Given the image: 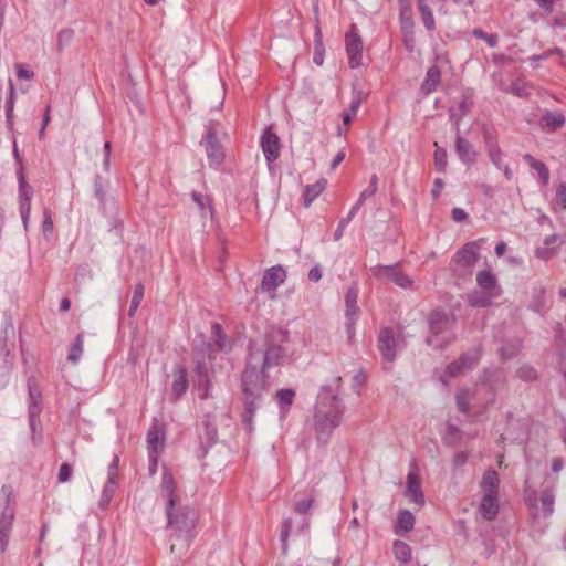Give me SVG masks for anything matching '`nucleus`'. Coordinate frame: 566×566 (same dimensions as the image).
<instances>
[{
	"instance_id": "f257e3e1",
	"label": "nucleus",
	"mask_w": 566,
	"mask_h": 566,
	"mask_svg": "<svg viewBox=\"0 0 566 566\" xmlns=\"http://www.w3.org/2000/svg\"><path fill=\"white\" fill-rule=\"evenodd\" d=\"M342 378L336 377L321 388L313 413V429L316 440L326 443L333 431L342 423L345 407L339 397Z\"/></svg>"
},
{
	"instance_id": "f03ea898",
	"label": "nucleus",
	"mask_w": 566,
	"mask_h": 566,
	"mask_svg": "<svg viewBox=\"0 0 566 566\" xmlns=\"http://www.w3.org/2000/svg\"><path fill=\"white\" fill-rule=\"evenodd\" d=\"M289 338L287 331L269 328L261 339L250 342L248 361L268 374L286 358Z\"/></svg>"
},
{
	"instance_id": "7ed1b4c3",
	"label": "nucleus",
	"mask_w": 566,
	"mask_h": 566,
	"mask_svg": "<svg viewBox=\"0 0 566 566\" xmlns=\"http://www.w3.org/2000/svg\"><path fill=\"white\" fill-rule=\"evenodd\" d=\"M160 493L167 504L168 525L176 531V537L182 538L189 545L192 535L191 531L196 524V512L188 506L178 504L179 497L176 494V482L174 475L165 467L160 483Z\"/></svg>"
},
{
	"instance_id": "20e7f679",
	"label": "nucleus",
	"mask_w": 566,
	"mask_h": 566,
	"mask_svg": "<svg viewBox=\"0 0 566 566\" xmlns=\"http://www.w3.org/2000/svg\"><path fill=\"white\" fill-rule=\"evenodd\" d=\"M269 374L255 367L247 360L241 375L240 388L242 394L243 410L242 422L249 432L253 431V418L263 402L264 392L269 387Z\"/></svg>"
},
{
	"instance_id": "39448f33",
	"label": "nucleus",
	"mask_w": 566,
	"mask_h": 566,
	"mask_svg": "<svg viewBox=\"0 0 566 566\" xmlns=\"http://www.w3.org/2000/svg\"><path fill=\"white\" fill-rule=\"evenodd\" d=\"M503 384L504 379L501 377L499 369H484L473 389L462 388L457 391L455 403L458 409L461 412L469 415L471 410V401L475 400L480 389L485 388L490 397L482 406L480 413L485 412L488 408L495 402L496 391Z\"/></svg>"
},
{
	"instance_id": "423d86ee",
	"label": "nucleus",
	"mask_w": 566,
	"mask_h": 566,
	"mask_svg": "<svg viewBox=\"0 0 566 566\" xmlns=\"http://www.w3.org/2000/svg\"><path fill=\"white\" fill-rule=\"evenodd\" d=\"M430 336L427 344L438 349H444L455 339L457 318L442 308H434L428 315Z\"/></svg>"
},
{
	"instance_id": "0eeeda50",
	"label": "nucleus",
	"mask_w": 566,
	"mask_h": 566,
	"mask_svg": "<svg viewBox=\"0 0 566 566\" xmlns=\"http://www.w3.org/2000/svg\"><path fill=\"white\" fill-rule=\"evenodd\" d=\"M479 241L465 243L457 251L451 261V270L457 276L471 275L474 265L479 260Z\"/></svg>"
},
{
	"instance_id": "6e6552de",
	"label": "nucleus",
	"mask_w": 566,
	"mask_h": 566,
	"mask_svg": "<svg viewBox=\"0 0 566 566\" xmlns=\"http://www.w3.org/2000/svg\"><path fill=\"white\" fill-rule=\"evenodd\" d=\"M29 394V426L32 432V439L35 442V433L40 427V415L42 412V392L36 385L34 377H29L27 381Z\"/></svg>"
},
{
	"instance_id": "1a4fd4ad",
	"label": "nucleus",
	"mask_w": 566,
	"mask_h": 566,
	"mask_svg": "<svg viewBox=\"0 0 566 566\" xmlns=\"http://www.w3.org/2000/svg\"><path fill=\"white\" fill-rule=\"evenodd\" d=\"M346 53L348 56V63L352 69H357L363 65V40L357 32L355 24L350 27V30L345 35Z\"/></svg>"
},
{
	"instance_id": "9d476101",
	"label": "nucleus",
	"mask_w": 566,
	"mask_h": 566,
	"mask_svg": "<svg viewBox=\"0 0 566 566\" xmlns=\"http://www.w3.org/2000/svg\"><path fill=\"white\" fill-rule=\"evenodd\" d=\"M371 274L378 280L386 277L402 289H407L412 284V280L399 271L397 265H376L371 269Z\"/></svg>"
},
{
	"instance_id": "9b49d317",
	"label": "nucleus",
	"mask_w": 566,
	"mask_h": 566,
	"mask_svg": "<svg viewBox=\"0 0 566 566\" xmlns=\"http://www.w3.org/2000/svg\"><path fill=\"white\" fill-rule=\"evenodd\" d=\"M378 349L386 361H394L398 350V339L391 327H384L378 334Z\"/></svg>"
},
{
	"instance_id": "f8f14e48",
	"label": "nucleus",
	"mask_w": 566,
	"mask_h": 566,
	"mask_svg": "<svg viewBox=\"0 0 566 566\" xmlns=\"http://www.w3.org/2000/svg\"><path fill=\"white\" fill-rule=\"evenodd\" d=\"M260 145L268 164H272L279 158L281 151L280 139L271 126L263 130Z\"/></svg>"
},
{
	"instance_id": "ddd939ff",
	"label": "nucleus",
	"mask_w": 566,
	"mask_h": 566,
	"mask_svg": "<svg viewBox=\"0 0 566 566\" xmlns=\"http://www.w3.org/2000/svg\"><path fill=\"white\" fill-rule=\"evenodd\" d=\"M201 144L205 146L210 165L218 166L223 161V149L219 139L217 138L216 132L212 128L207 129Z\"/></svg>"
},
{
	"instance_id": "4468645a",
	"label": "nucleus",
	"mask_w": 566,
	"mask_h": 566,
	"mask_svg": "<svg viewBox=\"0 0 566 566\" xmlns=\"http://www.w3.org/2000/svg\"><path fill=\"white\" fill-rule=\"evenodd\" d=\"M556 484L557 478L553 476L552 474H546L544 482L541 485L542 490L539 494V502L544 516H549L554 512L555 496L553 494V489L556 486Z\"/></svg>"
},
{
	"instance_id": "2eb2a0df",
	"label": "nucleus",
	"mask_w": 566,
	"mask_h": 566,
	"mask_svg": "<svg viewBox=\"0 0 566 566\" xmlns=\"http://www.w3.org/2000/svg\"><path fill=\"white\" fill-rule=\"evenodd\" d=\"M286 279V272L281 265L268 269L263 275L260 289L262 292H274Z\"/></svg>"
},
{
	"instance_id": "dca6fc26",
	"label": "nucleus",
	"mask_w": 566,
	"mask_h": 566,
	"mask_svg": "<svg viewBox=\"0 0 566 566\" xmlns=\"http://www.w3.org/2000/svg\"><path fill=\"white\" fill-rule=\"evenodd\" d=\"M405 495L418 506L424 504V494L421 489V480L418 474L409 472L407 475V484Z\"/></svg>"
},
{
	"instance_id": "f3484780",
	"label": "nucleus",
	"mask_w": 566,
	"mask_h": 566,
	"mask_svg": "<svg viewBox=\"0 0 566 566\" xmlns=\"http://www.w3.org/2000/svg\"><path fill=\"white\" fill-rule=\"evenodd\" d=\"M476 284L479 289L490 292L495 296H500L502 293L501 286L499 285L495 274L489 270H483L476 274Z\"/></svg>"
},
{
	"instance_id": "a211bd4d",
	"label": "nucleus",
	"mask_w": 566,
	"mask_h": 566,
	"mask_svg": "<svg viewBox=\"0 0 566 566\" xmlns=\"http://www.w3.org/2000/svg\"><path fill=\"white\" fill-rule=\"evenodd\" d=\"M175 379L171 384V395L177 400L184 396L188 389V375L187 369L182 365L176 366L174 369Z\"/></svg>"
},
{
	"instance_id": "6ab92c4d",
	"label": "nucleus",
	"mask_w": 566,
	"mask_h": 566,
	"mask_svg": "<svg viewBox=\"0 0 566 566\" xmlns=\"http://www.w3.org/2000/svg\"><path fill=\"white\" fill-rule=\"evenodd\" d=\"M455 151L460 160L465 165H471L476 160V150L473 145L462 136L458 135L455 138Z\"/></svg>"
},
{
	"instance_id": "aec40b11",
	"label": "nucleus",
	"mask_w": 566,
	"mask_h": 566,
	"mask_svg": "<svg viewBox=\"0 0 566 566\" xmlns=\"http://www.w3.org/2000/svg\"><path fill=\"white\" fill-rule=\"evenodd\" d=\"M565 123V116L558 111H546L539 118V126L547 132H555Z\"/></svg>"
},
{
	"instance_id": "412c9836",
	"label": "nucleus",
	"mask_w": 566,
	"mask_h": 566,
	"mask_svg": "<svg viewBox=\"0 0 566 566\" xmlns=\"http://www.w3.org/2000/svg\"><path fill=\"white\" fill-rule=\"evenodd\" d=\"M499 497L497 494H483L481 504H480V513L483 518L486 521L495 520L499 513Z\"/></svg>"
},
{
	"instance_id": "4be33fe9",
	"label": "nucleus",
	"mask_w": 566,
	"mask_h": 566,
	"mask_svg": "<svg viewBox=\"0 0 566 566\" xmlns=\"http://www.w3.org/2000/svg\"><path fill=\"white\" fill-rule=\"evenodd\" d=\"M295 396V391L290 388H283L276 391L275 401L279 406L280 416L282 418L286 417V415L289 413L291 406L294 402Z\"/></svg>"
},
{
	"instance_id": "5701e85b",
	"label": "nucleus",
	"mask_w": 566,
	"mask_h": 566,
	"mask_svg": "<svg viewBox=\"0 0 566 566\" xmlns=\"http://www.w3.org/2000/svg\"><path fill=\"white\" fill-rule=\"evenodd\" d=\"M441 81V71L438 66H431L426 74V78L421 84V91L424 95L434 92Z\"/></svg>"
},
{
	"instance_id": "b1692460",
	"label": "nucleus",
	"mask_w": 566,
	"mask_h": 566,
	"mask_svg": "<svg viewBox=\"0 0 566 566\" xmlns=\"http://www.w3.org/2000/svg\"><path fill=\"white\" fill-rule=\"evenodd\" d=\"M500 479L499 473L495 470H488L483 473L480 486L483 494H499Z\"/></svg>"
},
{
	"instance_id": "393cba45",
	"label": "nucleus",
	"mask_w": 566,
	"mask_h": 566,
	"mask_svg": "<svg viewBox=\"0 0 566 566\" xmlns=\"http://www.w3.org/2000/svg\"><path fill=\"white\" fill-rule=\"evenodd\" d=\"M497 296L483 290H476L469 294L468 302L472 307H488Z\"/></svg>"
},
{
	"instance_id": "a878e982",
	"label": "nucleus",
	"mask_w": 566,
	"mask_h": 566,
	"mask_svg": "<svg viewBox=\"0 0 566 566\" xmlns=\"http://www.w3.org/2000/svg\"><path fill=\"white\" fill-rule=\"evenodd\" d=\"M523 159L530 165L532 169H534L538 174L542 185L547 186L549 181V170L547 166L543 161L537 160L530 154H525L523 156Z\"/></svg>"
},
{
	"instance_id": "bb28decb",
	"label": "nucleus",
	"mask_w": 566,
	"mask_h": 566,
	"mask_svg": "<svg viewBox=\"0 0 566 566\" xmlns=\"http://www.w3.org/2000/svg\"><path fill=\"white\" fill-rule=\"evenodd\" d=\"M326 180L321 179L316 181L315 184L307 185L304 189V196H303V205L304 207H310L311 203L324 191L326 188Z\"/></svg>"
},
{
	"instance_id": "cd10ccee",
	"label": "nucleus",
	"mask_w": 566,
	"mask_h": 566,
	"mask_svg": "<svg viewBox=\"0 0 566 566\" xmlns=\"http://www.w3.org/2000/svg\"><path fill=\"white\" fill-rule=\"evenodd\" d=\"M398 6L400 11L401 30L408 29L411 32L415 27L411 2L410 0H399Z\"/></svg>"
},
{
	"instance_id": "c85d7f7f",
	"label": "nucleus",
	"mask_w": 566,
	"mask_h": 566,
	"mask_svg": "<svg viewBox=\"0 0 566 566\" xmlns=\"http://www.w3.org/2000/svg\"><path fill=\"white\" fill-rule=\"evenodd\" d=\"M358 292L356 287H349L345 294V317H359V307L357 306Z\"/></svg>"
},
{
	"instance_id": "c756f323",
	"label": "nucleus",
	"mask_w": 566,
	"mask_h": 566,
	"mask_svg": "<svg viewBox=\"0 0 566 566\" xmlns=\"http://www.w3.org/2000/svg\"><path fill=\"white\" fill-rule=\"evenodd\" d=\"M418 9L421 14V19L424 28L428 31H433L436 29V21L432 13V10L427 4L426 0H417Z\"/></svg>"
},
{
	"instance_id": "7c9ffc66",
	"label": "nucleus",
	"mask_w": 566,
	"mask_h": 566,
	"mask_svg": "<svg viewBox=\"0 0 566 566\" xmlns=\"http://www.w3.org/2000/svg\"><path fill=\"white\" fill-rule=\"evenodd\" d=\"M195 375L198 377L199 382L205 384V397L208 396L210 380L208 378V360H193Z\"/></svg>"
},
{
	"instance_id": "2f4dec72",
	"label": "nucleus",
	"mask_w": 566,
	"mask_h": 566,
	"mask_svg": "<svg viewBox=\"0 0 566 566\" xmlns=\"http://www.w3.org/2000/svg\"><path fill=\"white\" fill-rule=\"evenodd\" d=\"M212 345L206 340H201L200 344H196L192 350V360H212Z\"/></svg>"
},
{
	"instance_id": "473e14b6",
	"label": "nucleus",
	"mask_w": 566,
	"mask_h": 566,
	"mask_svg": "<svg viewBox=\"0 0 566 566\" xmlns=\"http://www.w3.org/2000/svg\"><path fill=\"white\" fill-rule=\"evenodd\" d=\"M394 554L398 562L402 564H407L411 559V547L402 542V541H395L394 542Z\"/></svg>"
},
{
	"instance_id": "72a5a7b5",
	"label": "nucleus",
	"mask_w": 566,
	"mask_h": 566,
	"mask_svg": "<svg viewBox=\"0 0 566 566\" xmlns=\"http://www.w3.org/2000/svg\"><path fill=\"white\" fill-rule=\"evenodd\" d=\"M84 347V335L81 333L76 336L74 343L70 347V353L67 356V360L75 365L80 361L81 356L83 354Z\"/></svg>"
},
{
	"instance_id": "f704fd0d",
	"label": "nucleus",
	"mask_w": 566,
	"mask_h": 566,
	"mask_svg": "<svg viewBox=\"0 0 566 566\" xmlns=\"http://www.w3.org/2000/svg\"><path fill=\"white\" fill-rule=\"evenodd\" d=\"M521 349V340L517 338L507 340L500 348V356L503 360L511 359L518 354Z\"/></svg>"
},
{
	"instance_id": "c9c22d12",
	"label": "nucleus",
	"mask_w": 566,
	"mask_h": 566,
	"mask_svg": "<svg viewBox=\"0 0 566 566\" xmlns=\"http://www.w3.org/2000/svg\"><path fill=\"white\" fill-rule=\"evenodd\" d=\"M191 198L195 201V203L198 206V208L200 209L201 216L203 218L206 217V211L207 210H209V212L211 214L213 213V208H212L211 199L208 196H205V195H202L201 192H198V191H192L191 192Z\"/></svg>"
},
{
	"instance_id": "e433bc0d",
	"label": "nucleus",
	"mask_w": 566,
	"mask_h": 566,
	"mask_svg": "<svg viewBox=\"0 0 566 566\" xmlns=\"http://www.w3.org/2000/svg\"><path fill=\"white\" fill-rule=\"evenodd\" d=\"M147 443H148V452L155 451L159 452L163 448V438L160 437V432L156 426H154L147 433Z\"/></svg>"
},
{
	"instance_id": "4c0bfd02",
	"label": "nucleus",
	"mask_w": 566,
	"mask_h": 566,
	"mask_svg": "<svg viewBox=\"0 0 566 566\" xmlns=\"http://www.w3.org/2000/svg\"><path fill=\"white\" fill-rule=\"evenodd\" d=\"M19 193H20L21 200L24 201V202H21V216H22L23 221L25 222L28 213L30 211V200L33 195V190L28 185V186H24L23 188H19Z\"/></svg>"
},
{
	"instance_id": "58836bf2",
	"label": "nucleus",
	"mask_w": 566,
	"mask_h": 566,
	"mask_svg": "<svg viewBox=\"0 0 566 566\" xmlns=\"http://www.w3.org/2000/svg\"><path fill=\"white\" fill-rule=\"evenodd\" d=\"M415 526V517L411 512L405 510L401 511L397 518V527L403 533L410 532Z\"/></svg>"
},
{
	"instance_id": "ea45409f",
	"label": "nucleus",
	"mask_w": 566,
	"mask_h": 566,
	"mask_svg": "<svg viewBox=\"0 0 566 566\" xmlns=\"http://www.w3.org/2000/svg\"><path fill=\"white\" fill-rule=\"evenodd\" d=\"M481 353L479 349H474L470 353H464L459 357L460 365L463 366L465 370L472 369L480 360Z\"/></svg>"
},
{
	"instance_id": "a19ab883",
	"label": "nucleus",
	"mask_w": 566,
	"mask_h": 566,
	"mask_svg": "<svg viewBox=\"0 0 566 566\" xmlns=\"http://www.w3.org/2000/svg\"><path fill=\"white\" fill-rule=\"evenodd\" d=\"M116 489H117L116 482L107 480V482L104 485V489L102 492V497L99 501V506L102 509H105L106 506H108L109 502L112 501V499L115 494Z\"/></svg>"
},
{
	"instance_id": "79ce46f5",
	"label": "nucleus",
	"mask_w": 566,
	"mask_h": 566,
	"mask_svg": "<svg viewBox=\"0 0 566 566\" xmlns=\"http://www.w3.org/2000/svg\"><path fill=\"white\" fill-rule=\"evenodd\" d=\"M14 511L7 505L0 515V532H11Z\"/></svg>"
},
{
	"instance_id": "37998d69",
	"label": "nucleus",
	"mask_w": 566,
	"mask_h": 566,
	"mask_svg": "<svg viewBox=\"0 0 566 566\" xmlns=\"http://www.w3.org/2000/svg\"><path fill=\"white\" fill-rule=\"evenodd\" d=\"M434 167L440 172H446L448 166V154L442 147H437L433 154Z\"/></svg>"
},
{
	"instance_id": "c03bdc74",
	"label": "nucleus",
	"mask_w": 566,
	"mask_h": 566,
	"mask_svg": "<svg viewBox=\"0 0 566 566\" xmlns=\"http://www.w3.org/2000/svg\"><path fill=\"white\" fill-rule=\"evenodd\" d=\"M212 338L220 349H224L227 347V335L223 333L222 326L218 323H214L211 327Z\"/></svg>"
},
{
	"instance_id": "a18cd8bd",
	"label": "nucleus",
	"mask_w": 566,
	"mask_h": 566,
	"mask_svg": "<svg viewBox=\"0 0 566 566\" xmlns=\"http://www.w3.org/2000/svg\"><path fill=\"white\" fill-rule=\"evenodd\" d=\"M144 297V285L142 283H138L135 285L134 295L130 301V306L128 311V315L133 316L135 312L137 311L138 306L142 303V300Z\"/></svg>"
},
{
	"instance_id": "49530a36",
	"label": "nucleus",
	"mask_w": 566,
	"mask_h": 566,
	"mask_svg": "<svg viewBox=\"0 0 566 566\" xmlns=\"http://www.w3.org/2000/svg\"><path fill=\"white\" fill-rule=\"evenodd\" d=\"M483 140H484L486 153L501 149L499 146L497 135L495 134L494 130L485 129L483 133Z\"/></svg>"
},
{
	"instance_id": "de8ad7c7",
	"label": "nucleus",
	"mask_w": 566,
	"mask_h": 566,
	"mask_svg": "<svg viewBox=\"0 0 566 566\" xmlns=\"http://www.w3.org/2000/svg\"><path fill=\"white\" fill-rule=\"evenodd\" d=\"M94 192L95 197L98 199L101 206L105 208L106 203L109 201V198L106 193L105 187L102 182L101 176H97L94 182Z\"/></svg>"
},
{
	"instance_id": "09e8293b",
	"label": "nucleus",
	"mask_w": 566,
	"mask_h": 566,
	"mask_svg": "<svg viewBox=\"0 0 566 566\" xmlns=\"http://www.w3.org/2000/svg\"><path fill=\"white\" fill-rule=\"evenodd\" d=\"M291 530H292V520L285 518L282 522L281 532H280V541H281L282 549L284 553H286V549H287V538L290 536Z\"/></svg>"
},
{
	"instance_id": "8fccbe9b",
	"label": "nucleus",
	"mask_w": 566,
	"mask_h": 566,
	"mask_svg": "<svg viewBox=\"0 0 566 566\" xmlns=\"http://www.w3.org/2000/svg\"><path fill=\"white\" fill-rule=\"evenodd\" d=\"M517 377L523 381H533L537 378L536 370L530 365H523L516 370Z\"/></svg>"
},
{
	"instance_id": "3c124183",
	"label": "nucleus",
	"mask_w": 566,
	"mask_h": 566,
	"mask_svg": "<svg viewBox=\"0 0 566 566\" xmlns=\"http://www.w3.org/2000/svg\"><path fill=\"white\" fill-rule=\"evenodd\" d=\"M509 91L517 97H527L530 95L527 84L521 80L513 81Z\"/></svg>"
},
{
	"instance_id": "603ef678",
	"label": "nucleus",
	"mask_w": 566,
	"mask_h": 566,
	"mask_svg": "<svg viewBox=\"0 0 566 566\" xmlns=\"http://www.w3.org/2000/svg\"><path fill=\"white\" fill-rule=\"evenodd\" d=\"M359 107H360L359 98L353 99L350 102L348 111L343 114V123L345 125H348L349 123H352V120L355 118Z\"/></svg>"
},
{
	"instance_id": "864d4df0",
	"label": "nucleus",
	"mask_w": 566,
	"mask_h": 566,
	"mask_svg": "<svg viewBox=\"0 0 566 566\" xmlns=\"http://www.w3.org/2000/svg\"><path fill=\"white\" fill-rule=\"evenodd\" d=\"M92 277V270L87 263H82L76 268L75 271V281L83 282L86 279Z\"/></svg>"
},
{
	"instance_id": "5fc2aeb1",
	"label": "nucleus",
	"mask_w": 566,
	"mask_h": 566,
	"mask_svg": "<svg viewBox=\"0 0 566 566\" xmlns=\"http://www.w3.org/2000/svg\"><path fill=\"white\" fill-rule=\"evenodd\" d=\"M43 223H42V230L44 235L51 234L53 231V220L51 216L50 209L45 208L43 211Z\"/></svg>"
},
{
	"instance_id": "6e6d98bb",
	"label": "nucleus",
	"mask_w": 566,
	"mask_h": 566,
	"mask_svg": "<svg viewBox=\"0 0 566 566\" xmlns=\"http://www.w3.org/2000/svg\"><path fill=\"white\" fill-rule=\"evenodd\" d=\"M358 317H345V332L349 342L355 337V325Z\"/></svg>"
},
{
	"instance_id": "4d7b16f0",
	"label": "nucleus",
	"mask_w": 566,
	"mask_h": 566,
	"mask_svg": "<svg viewBox=\"0 0 566 566\" xmlns=\"http://www.w3.org/2000/svg\"><path fill=\"white\" fill-rule=\"evenodd\" d=\"M72 475V467L69 463H62L57 474V481L60 483H65L70 480Z\"/></svg>"
},
{
	"instance_id": "13d9d810",
	"label": "nucleus",
	"mask_w": 566,
	"mask_h": 566,
	"mask_svg": "<svg viewBox=\"0 0 566 566\" xmlns=\"http://www.w3.org/2000/svg\"><path fill=\"white\" fill-rule=\"evenodd\" d=\"M488 156L491 160V163L497 168V169H502L503 166H505L503 164V153L501 149H497V150H492V151H488Z\"/></svg>"
},
{
	"instance_id": "bf43d9fd",
	"label": "nucleus",
	"mask_w": 566,
	"mask_h": 566,
	"mask_svg": "<svg viewBox=\"0 0 566 566\" xmlns=\"http://www.w3.org/2000/svg\"><path fill=\"white\" fill-rule=\"evenodd\" d=\"M465 369L463 368V366L460 365V361L459 359L450 363L447 368H446V373L450 376V377H457L459 376L460 374H462Z\"/></svg>"
},
{
	"instance_id": "052dcab7",
	"label": "nucleus",
	"mask_w": 566,
	"mask_h": 566,
	"mask_svg": "<svg viewBox=\"0 0 566 566\" xmlns=\"http://www.w3.org/2000/svg\"><path fill=\"white\" fill-rule=\"evenodd\" d=\"M314 500L313 499H305L296 503L295 511L298 514H306L313 506Z\"/></svg>"
},
{
	"instance_id": "680f3d73",
	"label": "nucleus",
	"mask_w": 566,
	"mask_h": 566,
	"mask_svg": "<svg viewBox=\"0 0 566 566\" xmlns=\"http://www.w3.org/2000/svg\"><path fill=\"white\" fill-rule=\"evenodd\" d=\"M556 202L563 209H566V182L560 184L556 191Z\"/></svg>"
},
{
	"instance_id": "e2e57ef3",
	"label": "nucleus",
	"mask_w": 566,
	"mask_h": 566,
	"mask_svg": "<svg viewBox=\"0 0 566 566\" xmlns=\"http://www.w3.org/2000/svg\"><path fill=\"white\" fill-rule=\"evenodd\" d=\"M158 454L159 452L149 451L148 452V459H149V474L153 476L157 472L158 467Z\"/></svg>"
},
{
	"instance_id": "0e129e2a",
	"label": "nucleus",
	"mask_w": 566,
	"mask_h": 566,
	"mask_svg": "<svg viewBox=\"0 0 566 566\" xmlns=\"http://www.w3.org/2000/svg\"><path fill=\"white\" fill-rule=\"evenodd\" d=\"M535 291H537V295H535V301H534V308L537 311V312H541L545 305L544 301H543V297H544V294H545V289L543 286H539L538 289H535Z\"/></svg>"
},
{
	"instance_id": "69168bd1",
	"label": "nucleus",
	"mask_w": 566,
	"mask_h": 566,
	"mask_svg": "<svg viewBox=\"0 0 566 566\" xmlns=\"http://www.w3.org/2000/svg\"><path fill=\"white\" fill-rule=\"evenodd\" d=\"M73 38V31L71 29H64L59 32L57 44L61 48L63 43H69Z\"/></svg>"
},
{
	"instance_id": "338daca9",
	"label": "nucleus",
	"mask_w": 566,
	"mask_h": 566,
	"mask_svg": "<svg viewBox=\"0 0 566 566\" xmlns=\"http://www.w3.org/2000/svg\"><path fill=\"white\" fill-rule=\"evenodd\" d=\"M452 219L455 222H463L468 219V213L462 208H453L451 211Z\"/></svg>"
},
{
	"instance_id": "774afa93",
	"label": "nucleus",
	"mask_w": 566,
	"mask_h": 566,
	"mask_svg": "<svg viewBox=\"0 0 566 566\" xmlns=\"http://www.w3.org/2000/svg\"><path fill=\"white\" fill-rule=\"evenodd\" d=\"M547 247L537 248L535 251L536 256L543 260L551 259L554 255V251Z\"/></svg>"
}]
</instances>
